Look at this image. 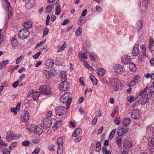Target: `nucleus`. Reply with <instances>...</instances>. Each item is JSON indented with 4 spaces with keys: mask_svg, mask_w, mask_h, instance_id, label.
<instances>
[{
    "mask_svg": "<svg viewBox=\"0 0 154 154\" xmlns=\"http://www.w3.org/2000/svg\"><path fill=\"white\" fill-rule=\"evenodd\" d=\"M148 89V87H146L140 92L139 93V95L141 96V97L140 98V103L143 105L146 104L148 102L149 99L150 98L149 96H148V93H145Z\"/></svg>",
    "mask_w": 154,
    "mask_h": 154,
    "instance_id": "1",
    "label": "nucleus"
},
{
    "mask_svg": "<svg viewBox=\"0 0 154 154\" xmlns=\"http://www.w3.org/2000/svg\"><path fill=\"white\" fill-rule=\"evenodd\" d=\"M60 101L63 103L66 104V109H68L71 102V98L70 97V94L66 92L63 94L60 98Z\"/></svg>",
    "mask_w": 154,
    "mask_h": 154,
    "instance_id": "2",
    "label": "nucleus"
},
{
    "mask_svg": "<svg viewBox=\"0 0 154 154\" xmlns=\"http://www.w3.org/2000/svg\"><path fill=\"white\" fill-rule=\"evenodd\" d=\"M29 35V32L26 28H22L20 30L18 33L19 37L22 39H25Z\"/></svg>",
    "mask_w": 154,
    "mask_h": 154,
    "instance_id": "3",
    "label": "nucleus"
},
{
    "mask_svg": "<svg viewBox=\"0 0 154 154\" xmlns=\"http://www.w3.org/2000/svg\"><path fill=\"white\" fill-rule=\"evenodd\" d=\"M41 90V93L42 94L45 95H49L51 94V91H50L51 87L48 86H42L39 88Z\"/></svg>",
    "mask_w": 154,
    "mask_h": 154,
    "instance_id": "4",
    "label": "nucleus"
},
{
    "mask_svg": "<svg viewBox=\"0 0 154 154\" xmlns=\"http://www.w3.org/2000/svg\"><path fill=\"white\" fill-rule=\"evenodd\" d=\"M65 107L63 106H57L55 109V112L58 116H61L63 115L65 112Z\"/></svg>",
    "mask_w": 154,
    "mask_h": 154,
    "instance_id": "5",
    "label": "nucleus"
},
{
    "mask_svg": "<svg viewBox=\"0 0 154 154\" xmlns=\"http://www.w3.org/2000/svg\"><path fill=\"white\" fill-rule=\"evenodd\" d=\"M70 84L66 81H62L59 87L60 89L61 90L65 91H66L69 88Z\"/></svg>",
    "mask_w": 154,
    "mask_h": 154,
    "instance_id": "6",
    "label": "nucleus"
},
{
    "mask_svg": "<svg viewBox=\"0 0 154 154\" xmlns=\"http://www.w3.org/2000/svg\"><path fill=\"white\" fill-rule=\"evenodd\" d=\"M140 114L141 112L137 109H134L131 112V118L135 119H138Z\"/></svg>",
    "mask_w": 154,
    "mask_h": 154,
    "instance_id": "7",
    "label": "nucleus"
},
{
    "mask_svg": "<svg viewBox=\"0 0 154 154\" xmlns=\"http://www.w3.org/2000/svg\"><path fill=\"white\" fill-rule=\"evenodd\" d=\"M43 125L47 128L51 127L52 125V119L51 117L45 118L43 121Z\"/></svg>",
    "mask_w": 154,
    "mask_h": 154,
    "instance_id": "8",
    "label": "nucleus"
},
{
    "mask_svg": "<svg viewBox=\"0 0 154 154\" xmlns=\"http://www.w3.org/2000/svg\"><path fill=\"white\" fill-rule=\"evenodd\" d=\"M132 145V143L130 139H125L123 143L124 148L126 149H129Z\"/></svg>",
    "mask_w": 154,
    "mask_h": 154,
    "instance_id": "9",
    "label": "nucleus"
},
{
    "mask_svg": "<svg viewBox=\"0 0 154 154\" xmlns=\"http://www.w3.org/2000/svg\"><path fill=\"white\" fill-rule=\"evenodd\" d=\"M43 127L40 125H38L35 127L34 129V132L36 134L40 135L43 132Z\"/></svg>",
    "mask_w": 154,
    "mask_h": 154,
    "instance_id": "10",
    "label": "nucleus"
},
{
    "mask_svg": "<svg viewBox=\"0 0 154 154\" xmlns=\"http://www.w3.org/2000/svg\"><path fill=\"white\" fill-rule=\"evenodd\" d=\"M54 70L53 69H50V73L47 70H45L44 71V74L45 77L46 79H49L50 77V74L52 75H54L57 74L56 73L53 72Z\"/></svg>",
    "mask_w": 154,
    "mask_h": 154,
    "instance_id": "11",
    "label": "nucleus"
},
{
    "mask_svg": "<svg viewBox=\"0 0 154 154\" xmlns=\"http://www.w3.org/2000/svg\"><path fill=\"white\" fill-rule=\"evenodd\" d=\"M121 59L122 63L124 64H128L131 60L130 57L127 55H124L122 56Z\"/></svg>",
    "mask_w": 154,
    "mask_h": 154,
    "instance_id": "12",
    "label": "nucleus"
},
{
    "mask_svg": "<svg viewBox=\"0 0 154 154\" xmlns=\"http://www.w3.org/2000/svg\"><path fill=\"white\" fill-rule=\"evenodd\" d=\"M139 45L136 44L134 46L132 53L133 56H137L139 54L140 51L138 48Z\"/></svg>",
    "mask_w": 154,
    "mask_h": 154,
    "instance_id": "13",
    "label": "nucleus"
},
{
    "mask_svg": "<svg viewBox=\"0 0 154 154\" xmlns=\"http://www.w3.org/2000/svg\"><path fill=\"white\" fill-rule=\"evenodd\" d=\"M29 113L27 111H25L24 114L21 116V120L24 122H27L29 119Z\"/></svg>",
    "mask_w": 154,
    "mask_h": 154,
    "instance_id": "14",
    "label": "nucleus"
},
{
    "mask_svg": "<svg viewBox=\"0 0 154 154\" xmlns=\"http://www.w3.org/2000/svg\"><path fill=\"white\" fill-rule=\"evenodd\" d=\"M54 62L53 60H47L45 63L46 66L48 68H52L54 64Z\"/></svg>",
    "mask_w": 154,
    "mask_h": 154,
    "instance_id": "15",
    "label": "nucleus"
},
{
    "mask_svg": "<svg viewBox=\"0 0 154 154\" xmlns=\"http://www.w3.org/2000/svg\"><path fill=\"white\" fill-rule=\"evenodd\" d=\"M131 122V119L128 118H124L122 121V124L125 127H127Z\"/></svg>",
    "mask_w": 154,
    "mask_h": 154,
    "instance_id": "16",
    "label": "nucleus"
},
{
    "mask_svg": "<svg viewBox=\"0 0 154 154\" xmlns=\"http://www.w3.org/2000/svg\"><path fill=\"white\" fill-rule=\"evenodd\" d=\"M114 69L116 73H119L122 71L123 67L120 64H116Z\"/></svg>",
    "mask_w": 154,
    "mask_h": 154,
    "instance_id": "17",
    "label": "nucleus"
},
{
    "mask_svg": "<svg viewBox=\"0 0 154 154\" xmlns=\"http://www.w3.org/2000/svg\"><path fill=\"white\" fill-rule=\"evenodd\" d=\"M137 31H140L143 26V21L141 20H138L137 23Z\"/></svg>",
    "mask_w": 154,
    "mask_h": 154,
    "instance_id": "18",
    "label": "nucleus"
},
{
    "mask_svg": "<svg viewBox=\"0 0 154 154\" xmlns=\"http://www.w3.org/2000/svg\"><path fill=\"white\" fill-rule=\"evenodd\" d=\"M17 137L16 136L14 135L13 133L11 131L8 132L6 136V138L9 141L11 139H15Z\"/></svg>",
    "mask_w": 154,
    "mask_h": 154,
    "instance_id": "19",
    "label": "nucleus"
},
{
    "mask_svg": "<svg viewBox=\"0 0 154 154\" xmlns=\"http://www.w3.org/2000/svg\"><path fill=\"white\" fill-rule=\"evenodd\" d=\"M82 132V131L80 128H77L74 131L72 136V137H76Z\"/></svg>",
    "mask_w": 154,
    "mask_h": 154,
    "instance_id": "20",
    "label": "nucleus"
},
{
    "mask_svg": "<svg viewBox=\"0 0 154 154\" xmlns=\"http://www.w3.org/2000/svg\"><path fill=\"white\" fill-rule=\"evenodd\" d=\"M40 96V93L37 91H35L33 94L32 96L33 100L35 101L38 100L39 99Z\"/></svg>",
    "mask_w": 154,
    "mask_h": 154,
    "instance_id": "21",
    "label": "nucleus"
},
{
    "mask_svg": "<svg viewBox=\"0 0 154 154\" xmlns=\"http://www.w3.org/2000/svg\"><path fill=\"white\" fill-rule=\"evenodd\" d=\"M129 67L130 70L132 72H135L136 70L135 64L133 63H131L129 64Z\"/></svg>",
    "mask_w": 154,
    "mask_h": 154,
    "instance_id": "22",
    "label": "nucleus"
},
{
    "mask_svg": "<svg viewBox=\"0 0 154 154\" xmlns=\"http://www.w3.org/2000/svg\"><path fill=\"white\" fill-rule=\"evenodd\" d=\"M9 60H4L0 63V69H2L4 67L9 63Z\"/></svg>",
    "mask_w": 154,
    "mask_h": 154,
    "instance_id": "23",
    "label": "nucleus"
},
{
    "mask_svg": "<svg viewBox=\"0 0 154 154\" xmlns=\"http://www.w3.org/2000/svg\"><path fill=\"white\" fill-rule=\"evenodd\" d=\"M106 72L105 70L103 68H99L97 71V73L100 76H103Z\"/></svg>",
    "mask_w": 154,
    "mask_h": 154,
    "instance_id": "24",
    "label": "nucleus"
},
{
    "mask_svg": "<svg viewBox=\"0 0 154 154\" xmlns=\"http://www.w3.org/2000/svg\"><path fill=\"white\" fill-rule=\"evenodd\" d=\"M62 124V121L61 120H59L57 122L54 127L53 128V129L54 130H55V129H56L60 127L61 125Z\"/></svg>",
    "mask_w": 154,
    "mask_h": 154,
    "instance_id": "25",
    "label": "nucleus"
},
{
    "mask_svg": "<svg viewBox=\"0 0 154 154\" xmlns=\"http://www.w3.org/2000/svg\"><path fill=\"white\" fill-rule=\"evenodd\" d=\"M63 141L62 137L59 138L57 140V145L58 147H63Z\"/></svg>",
    "mask_w": 154,
    "mask_h": 154,
    "instance_id": "26",
    "label": "nucleus"
},
{
    "mask_svg": "<svg viewBox=\"0 0 154 154\" xmlns=\"http://www.w3.org/2000/svg\"><path fill=\"white\" fill-rule=\"evenodd\" d=\"M101 148V143L100 141H98L96 144V151L99 152Z\"/></svg>",
    "mask_w": 154,
    "mask_h": 154,
    "instance_id": "27",
    "label": "nucleus"
},
{
    "mask_svg": "<svg viewBox=\"0 0 154 154\" xmlns=\"http://www.w3.org/2000/svg\"><path fill=\"white\" fill-rule=\"evenodd\" d=\"M35 0H28L27 5L28 6V8H32L35 4Z\"/></svg>",
    "mask_w": 154,
    "mask_h": 154,
    "instance_id": "28",
    "label": "nucleus"
},
{
    "mask_svg": "<svg viewBox=\"0 0 154 154\" xmlns=\"http://www.w3.org/2000/svg\"><path fill=\"white\" fill-rule=\"evenodd\" d=\"M60 75L61 81H66L67 78L66 77V73L65 72L62 71L60 73Z\"/></svg>",
    "mask_w": 154,
    "mask_h": 154,
    "instance_id": "29",
    "label": "nucleus"
},
{
    "mask_svg": "<svg viewBox=\"0 0 154 154\" xmlns=\"http://www.w3.org/2000/svg\"><path fill=\"white\" fill-rule=\"evenodd\" d=\"M7 7L8 8V18L9 19L10 16L13 13V10L10 5V6H7Z\"/></svg>",
    "mask_w": 154,
    "mask_h": 154,
    "instance_id": "30",
    "label": "nucleus"
},
{
    "mask_svg": "<svg viewBox=\"0 0 154 154\" xmlns=\"http://www.w3.org/2000/svg\"><path fill=\"white\" fill-rule=\"evenodd\" d=\"M32 24L31 23L29 22H25L23 24V26L24 28H26L27 29H30L32 27Z\"/></svg>",
    "mask_w": 154,
    "mask_h": 154,
    "instance_id": "31",
    "label": "nucleus"
},
{
    "mask_svg": "<svg viewBox=\"0 0 154 154\" xmlns=\"http://www.w3.org/2000/svg\"><path fill=\"white\" fill-rule=\"evenodd\" d=\"M97 58V56L94 54L93 53H91L90 55V58L91 60L92 61L96 60V58Z\"/></svg>",
    "mask_w": 154,
    "mask_h": 154,
    "instance_id": "32",
    "label": "nucleus"
},
{
    "mask_svg": "<svg viewBox=\"0 0 154 154\" xmlns=\"http://www.w3.org/2000/svg\"><path fill=\"white\" fill-rule=\"evenodd\" d=\"M149 91L151 95H154V87L152 86L149 88Z\"/></svg>",
    "mask_w": 154,
    "mask_h": 154,
    "instance_id": "33",
    "label": "nucleus"
},
{
    "mask_svg": "<svg viewBox=\"0 0 154 154\" xmlns=\"http://www.w3.org/2000/svg\"><path fill=\"white\" fill-rule=\"evenodd\" d=\"M75 33L76 35L78 36H79L81 34L82 31L80 27H79L77 29L76 31L75 32Z\"/></svg>",
    "mask_w": 154,
    "mask_h": 154,
    "instance_id": "34",
    "label": "nucleus"
},
{
    "mask_svg": "<svg viewBox=\"0 0 154 154\" xmlns=\"http://www.w3.org/2000/svg\"><path fill=\"white\" fill-rule=\"evenodd\" d=\"M63 147H58L57 149V154H62Z\"/></svg>",
    "mask_w": 154,
    "mask_h": 154,
    "instance_id": "35",
    "label": "nucleus"
},
{
    "mask_svg": "<svg viewBox=\"0 0 154 154\" xmlns=\"http://www.w3.org/2000/svg\"><path fill=\"white\" fill-rule=\"evenodd\" d=\"M124 133L123 132V130L122 129H119L118 130L117 132V134L119 136H121L123 135Z\"/></svg>",
    "mask_w": 154,
    "mask_h": 154,
    "instance_id": "36",
    "label": "nucleus"
},
{
    "mask_svg": "<svg viewBox=\"0 0 154 154\" xmlns=\"http://www.w3.org/2000/svg\"><path fill=\"white\" fill-rule=\"evenodd\" d=\"M41 54L42 52L41 51H39L36 53L33 56V58L35 59L38 58L39 57V56Z\"/></svg>",
    "mask_w": 154,
    "mask_h": 154,
    "instance_id": "37",
    "label": "nucleus"
},
{
    "mask_svg": "<svg viewBox=\"0 0 154 154\" xmlns=\"http://www.w3.org/2000/svg\"><path fill=\"white\" fill-rule=\"evenodd\" d=\"M66 44L65 42H64L63 43V45L61 46L60 48L57 51V52H59L63 50L66 47Z\"/></svg>",
    "mask_w": 154,
    "mask_h": 154,
    "instance_id": "38",
    "label": "nucleus"
},
{
    "mask_svg": "<svg viewBox=\"0 0 154 154\" xmlns=\"http://www.w3.org/2000/svg\"><path fill=\"white\" fill-rule=\"evenodd\" d=\"M2 152L4 154H10L11 151L8 150V149H4L2 150Z\"/></svg>",
    "mask_w": 154,
    "mask_h": 154,
    "instance_id": "39",
    "label": "nucleus"
},
{
    "mask_svg": "<svg viewBox=\"0 0 154 154\" xmlns=\"http://www.w3.org/2000/svg\"><path fill=\"white\" fill-rule=\"evenodd\" d=\"M23 57V56H21L20 57H18L16 60V63L17 64H18L20 63L22 60V58Z\"/></svg>",
    "mask_w": 154,
    "mask_h": 154,
    "instance_id": "40",
    "label": "nucleus"
},
{
    "mask_svg": "<svg viewBox=\"0 0 154 154\" xmlns=\"http://www.w3.org/2000/svg\"><path fill=\"white\" fill-rule=\"evenodd\" d=\"M40 148L38 147H37L32 153V154H38L40 150Z\"/></svg>",
    "mask_w": 154,
    "mask_h": 154,
    "instance_id": "41",
    "label": "nucleus"
},
{
    "mask_svg": "<svg viewBox=\"0 0 154 154\" xmlns=\"http://www.w3.org/2000/svg\"><path fill=\"white\" fill-rule=\"evenodd\" d=\"M128 101L130 103H132L133 101H134L135 100L134 98V97L132 96H131L130 97H129L128 98Z\"/></svg>",
    "mask_w": 154,
    "mask_h": 154,
    "instance_id": "42",
    "label": "nucleus"
},
{
    "mask_svg": "<svg viewBox=\"0 0 154 154\" xmlns=\"http://www.w3.org/2000/svg\"><path fill=\"white\" fill-rule=\"evenodd\" d=\"M17 143L16 142H14L11 144L10 145L9 148L11 150L13 149L14 147L16 146Z\"/></svg>",
    "mask_w": 154,
    "mask_h": 154,
    "instance_id": "43",
    "label": "nucleus"
},
{
    "mask_svg": "<svg viewBox=\"0 0 154 154\" xmlns=\"http://www.w3.org/2000/svg\"><path fill=\"white\" fill-rule=\"evenodd\" d=\"M121 141L122 139L121 138H117L116 139V142L117 144L119 146H120V145H121Z\"/></svg>",
    "mask_w": 154,
    "mask_h": 154,
    "instance_id": "44",
    "label": "nucleus"
},
{
    "mask_svg": "<svg viewBox=\"0 0 154 154\" xmlns=\"http://www.w3.org/2000/svg\"><path fill=\"white\" fill-rule=\"evenodd\" d=\"M114 82L115 83L116 85H119L121 84V82L119 79L117 78L115 79H114Z\"/></svg>",
    "mask_w": 154,
    "mask_h": 154,
    "instance_id": "45",
    "label": "nucleus"
},
{
    "mask_svg": "<svg viewBox=\"0 0 154 154\" xmlns=\"http://www.w3.org/2000/svg\"><path fill=\"white\" fill-rule=\"evenodd\" d=\"M114 123L116 125H118L120 123V118H118L114 120Z\"/></svg>",
    "mask_w": 154,
    "mask_h": 154,
    "instance_id": "46",
    "label": "nucleus"
},
{
    "mask_svg": "<svg viewBox=\"0 0 154 154\" xmlns=\"http://www.w3.org/2000/svg\"><path fill=\"white\" fill-rule=\"evenodd\" d=\"M53 9L52 6L48 5L46 7V11L47 13L51 11Z\"/></svg>",
    "mask_w": 154,
    "mask_h": 154,
    "instance_id": "47",
    "label": "nucleus"
},
{
    "mask_svg": "<svg viewBox=\"0 0 154 154\" xmlns=\"http://www.w3.org/2000/svg\"><path fill=\"white\" fill-rule=\"evenodd\" d=\"M7 145V144L5 141H3L2 140H0V146H5Z\"/></svg>",
    "mask_w": 154,
    "mask_h": 154,
    "instance_id": "48",
    "label": "nucleus"
},
{
    "mask_svg": "<svg viewBox=\"0 0 154 154\" xmlns=\"http://www.w3.org/2000/svg\"><path fill=\"white\" fill-rule=\"evenodd\" d=\"M82 61L84 62V65L86 68L88 69L90 67V66L89 64L88 63V62L85 60H82Z\"/></svg>",
    "mask_w": 154,
    "mask_h": 154,
    "instance_id": "49",
    "label": "nucleus"
},
{
    "mask_svg": "<svg viewBox=\"0 0 154 154\" xmlns=\"http://www.w3.org/2000/svg\"><path fill=\"white\" fill-rule=\"evenodd\" d=\"M29 142L27 140L24 141L22 143V145L24 146H27L29 145Z\"/></svg>",
    "mask_w": 154,
    "mask_h": 154,
    "instance_id": "50",
    "label": "nucleus"
},
{
    "mask_svg": "<svg viewBox=\"0 0 154 154\" xmlns=\"http://www.w3.org/2000/svg\"><path fill=\"white\" fill-rule=\"evenodd\" d=\"M19 81H17L14 82L12 84V86L14 88H16L18 85Z\"/></svg>",
    "mask_w": 154,
    "mask_h": 154,
    "instance_id": "51",
    "label": "nucleus"
},
{
    "mask_svg": "<svg viewBox=\"0 0 154 154\" xmlns=\"http://www.w3.org/2000/svg\"><path fill=\"white\" fill-rule=\"evenodd\" d=\"M18 42L17 40L14 38H13L12 39L11 42L12 44L14 45H16Z\"/></svg>",
    "mask_w": 154,
    "mask_h": 154,
    "instance_id": "52",
    "label": "nucleus"
},
{
    "mask_svg": "<svg viewBox=\"0 0 154 154\" xmlns=\"http://www.w3.org/2000/svg\"><path fill=\"white\" fill-rule=\"evenodd\" d=\"M45 40L44 41H43L42 42H38L36 45L35 48L37 47V46H42L45 43Z\"/></svg>",
    "mask_w": 154,
    "mask_h": 154,
    "instance_id": "53",
    "label": "nucleus"
},
{
    "mask_svg": "<svg viewBox=\"0 0 154 154\" xmlns=\"http://www.w3.org/2000/svg\"><path fill=\"white\" fill-rule=\"evenodd\" d=\"M17 109H16L15 108H12L11 109V112H14V115H16L17 113Z\"/></svg>",
    "mask_w": 154,
    "mask_h": 154,
    "instance_id": "54",
    "label": "nucleus"
},
{
    "mask_svg": "<svg viewBox=\"0 0 154 154\" xmlns=\"http://www.w3.org/2000/svg\"><path fill=\"white\" fill-rule=\"evenodd\" d=\"M103 129V126H101L100 128L98 130V134H97L99 135L100 134Z\"/></svg>",
    "mask_w": 154,
    "mask_h": 154,
    "instance_id": "55",
    "label": "nucleus"
},
{
    "mask_svg": "<svg viewBox=\"0 0 154 154\" xmlns=\"http://www.w3.org/2000/svg\"><path fill=\"white\" fill-rule=\"evenodd\" d=\"M141 100H138L137 101H136L133 104V106L134 107H136L137 106L138 104H139L140 101V102Z\"/></svg>",
    "mask_w": 154,
    "mask_h": 154,
    "instance_id": "56",
    "label": "nucleus"
},
{
    "mask_svg": "<svg viewBox=\"0 0 154 154\" xmlns=\"http://www.w3.org/2000/svg\"><path fill=\"white\" fill-rule=\"evenodd\" d=\"M137 82L136 81H135V80H133L129 83L128 86H133L135 84V82Z\"/></svg>",
    "mask_w": 154,
    "mask_h": 154,
    "instance_id": "57",
    "label": "nucleus"
},
{
    "mask_svg": "<svg viewBox=\"0 0 154 154\" xmlns=\"http://www.w3.org/2000/svg\"><path fill=\"white\" fill-rule=\"evenodd\" d=\"M121 129H122V130H123V132L124 133L127 132L128 129V128H127V127H125L124 126H123V128Z\"/></svg>",
    "mask_w": 154,
    "mask_h": 154,
    "instance_id": "58",
    "label": "nucleus"
},
{
    "mask_svg": "<svg viewBox=\"0 0 154 154\" xmlns=\"http://www.w3.org/2000/svg\"><path fill=\"white\" fill-rule=\"evenodd\" d=\"M50 20V16L49 15H48L47 16L46 20V25L48 26L49 24V21Z\"/></svg>",
    "mask_w": 154,
    "mask_h": 154,
    "instance_id": "59",
    "label": "nucleus"
},
{
    "mask_svg": "<svg viewBox=\"0 0 154 154\" xmlns=\"http://www.w3.org/2000/svg\"><path fill=\"white\" fill-rule=\"evenodd\" d=\"M97 116H95L93 120V122H92V124L93 125H95L97 123Z\"/></svg>",
    "mask_w": 154,
    "mask_h": 154,
    "instance_id": "60",
    "label": "nucleus"
},
{
    "mask_svg": "<svg viewBox=\"0 0 154 154\" xmlns=\"http://www.w3.org/2000/svg\"><path fill=\"white\" fill-rule=\"evenodd\" d=\"M52 112L51 111H49L47 112V116L45 118H48L49 117H51L52 116Z\"/></svg>",
    "mask_w": 154,
    "mask_h": 154,
    "instance_id": "61",
    "label": "nucleus"
},
{
    "mask_svg": "<svg viewBox=\"0 0 154 154\" xmlns=\"http://www.w3.org/2000/svg\"><path fill=\"white\" fill-rule=\"evenodd\" d=\"M69 21V20L68 19H66L62 23V24L63 25H65L66 24L68 23Z\"/></svg>",
    "mask_w": 154,
    "mask_h": 154,
    "instance_id": "62",
    "label": "nucleus"
},
{
    "mask_svg": "<svg viewBox=\"0 0 154 154\" xmlns=\"http://www.w3.org/2000/svg\"><path fill=\"white\" fill-rule=\"evenodd\" d=\"M116 130V128L113 129L110 132L109 135H110L112 136H113V135L115 134Z\"/></svg>",
    "mask_w": 154,
    "mask_h": 154,
    "instance_id": "63",
    "label": "nucleus"
},
{
    "mask_svg": "<svg viewBox=\"0 0 154 154\" xmlns=\"http://www.w3.org/2000/svg\"><path fill=\"white\" fill-rule=\"evenodd\" d=\"M143 58V55L140 54L138 56V60L139 61L141 62L142 61Z\"/></svg>",
    "mask_w": 154,
    "mask_h": 154,
    "instance_id": "64",
    "label": "nucleus"
}]
</instances>
